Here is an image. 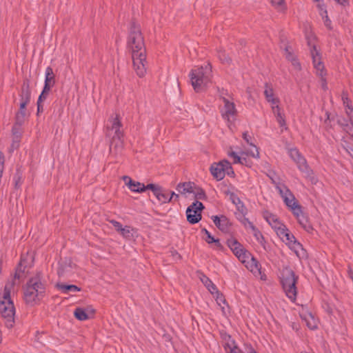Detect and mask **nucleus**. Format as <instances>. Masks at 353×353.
I'll return each instance as SVG.
<instances>
[{
  "label": "nucleus",
  "mask_w": 353,
  "mask_h": 353,
  "mask_svg": "<svg viewBox=\"0 0 353 353\" xmlns=\"http://www.w3.org/2000/svg\"><path fill=\"white\" fill-rule=\"evenodd\" d=\"M32 256H27L23 258L14 273V277L6 284L3 292L0 296V314L5 320L8 329L12 327L14 321L15 308L11 299V294L14 292L15 281L24 277L26 269L31 266L32 263Z\"/></svg>",
  "instance_id": "obj_1"
},
{
  "label": "nucleus",
  "mask_w": 353,
  "mask_h": 353,
  "mask_svg": "<svg viewBox=\"0 0 353 353\" xmlns=\"http://www.w3.org/2000/svg\"><path fill=\"white\" fill-rule=\"evenodd\" d=\"M128 46L131 51L135 73L138 77H143L147 72L146 50L139 26H131L128 37Z\"/></svg>",
  "instance_id": "obj_2"
},
{
  "label": "nucleus",
  "mask_w": 353,
  "mask_h": 353,
  "mask_svg": "<svg viewBox=\"0 0 353 353\" xmlns=\"http://www.w3.org/2000/svg\"><path fill=\"white\" fill-rule=\"evenodd\" d=\"M270 178L287 208L296 216L300 224L305 226L307 219L303 214L302 207L294 195L279 177L271 176Z\"/></svg>",
  "instance_id": "obj_3"
},
{
  "label": "nucleus",
  "mask_w": 353,
  "mask_h": 353,
  "mask_svg": "<svg viewBox=\"0 0 353 353\" xmlns=\"http://www.w3.org/2000/svg\"><path fill=\"white\" fill-rule=\"evenodd\" d=\"M243 140L248 144L249 148L245 151H240L239 153L231 150L228 152V156L233 159L234 163H239L251 167L252 163L248 159H259L260 153L258 148L252 143V137L248 132H244L242 134Z\"/></svg>",
  "instance_id": "obj_4"
},
{
  "label": "nucleus",
  "mask_w": 353,
  "mask_h": 353,
  "mask_svg": "<svg viewBox=\"0 0 353 353\" xmlns=\"http://www.w3.org/2000/svg\"><path fill=\"white\" fill-rule=\"evenodd\" d=\"M45 294V287L41 282V275L37 274L32 277L26 284L24 290V300L27 304H37Z\"/></svg>",
  "instance_id": "obj_5"
},
{
  "label": "nucleus",
  "mask_w": 353,
  "mask_h": 353,
  "mask_svg": "<svg viewBox=\"0 0 353 353\" xmlns=\"http://www.w3.org/2000/svg\"><path fill=\"white\" fill-rule=\"evenodd\" d=\"M211 67L209 64L197 67L191 70L190 79L194 91L199 92L205 88L210 81Z\"/></svg>",
  "instance_id": "obj_6"
},
{
  "label": "nucleus",
  "mask_w": 353,
  "mask_h": 353,
  "mask_svg": "<svg viewBox=\"0 0 353 353\" xmlns=\"http://www.w3.org/2000/svg\"><path fill=\"white\" fill-rule=\"evenodd\" d=\"M280 281L288 298L292 302L295 301L297 296L298 276L292 269L286 267L282 270Z\"/></svg>",
  "instance_id": "obj_7"
},
{
  "label": "nucleus",
  "mask_w": 353,
  "mask_h": 353,
  "mask_svg": "<svg viewBox=\"0 0 353 353\" xmlns=\"http://www.w3.org/2000/svg\"><path fill=\"white\" fill-rule=\"evenodd\" d=\"M263 93L265 100L270 105L272 112L279 125L280 127L287 129L285 117L280 105V99L275 94L273 88L266 85Z\"/></svg>",
  "instance_id": "obj_8"
},
{
  "label": "nucleus",
  "mask_w": 353,
  "mask_h": 353,
  "mask_svg": "<svg viewBox=\"0 0 353 353\" xmlns=\"http://www.w3.org/2000/svg\"><path fill=\"white\" fill-rule=\"evenodd\" d=\"M121 118L120 115L115 114L109 119V125L107 128V134L111 137V145L117 142L116 145L122 144L123 131L122 130Z\"/></svg>",
  "instance_id": "obj_9"
},
{
  "label": "nucleus",
  "mask_w": 353,
  "mask_h": 353,
  "mask_svg": "<svg viewBox=\"0 0 353 353\" xmlns=\"http://www.w3.org/2000/svg\"><path fill=\"white\" fill-rule=\"evenodd\" d=\"M279 238L296 254L297 256L301 257L304 255L305 251L300 244L296 241L294 236L286 228L278 235Z\"/></svg>",
  "instance_id": "obj_10"
},
{
  "label": "nucleus",
  "mask_w": 353,
  "mask_h": 353,
  "mask_svg": "<svg viewBox=\"0 0 353 353\" xmlns=\"http://www.w3.org/2000/svg\"><path fill=\"white\" fill-rule=\"evenodd\" d=\"M212 176L218 181L222 180L225 174L234 176L230 163L227 160H223L217 163H214L210 167Z\"/></svg>",
  "instance_id": "obj_11"
},
{
  "label": "nucleus",
  "mask_w": 353,
  "mask_h": 353,
  "mask_svg": "<svg viewBox=\"0 0 353 353\" xmlns=\"http://www.w3.org/2000/svg\"><path fill=\"white\" fill-rule=\"evenodd\" d=\"M245 261L241 262L245 268L257 279L261 281H266L267 276L261 270V266L257 260L250 253L245 258Z\"/></svg>",
  "instance_id": "obj_12"
},
{
  "label": "nucleus",
  "mask_w": 353,
  "mask_h": 353,
  "mask_svg": "<svg viewBox=\"0 0 353 353\" xmlns=\"http://www.w3.org/2000/svg\"><path fill=\"white\" fill-rule=\"evenodd\" d=\"M204 206L201 202L196 201L186 210L188 221L191 224L199 223L201 220V212Z\"/></svg>",
  "instance_id": "obj_13"
},
{
  "label": "nucleus",
  "mask_w": 353,
  "mask_h": 353,
  "mask_svg": "<svg viewBox=\"0 0 353 353\" xmlns=\"http://www.w3.org/2000/svg\"><path fill=\"white\" fill-rule=\"evenodd\" d=\"M310 52L316 74L319 77H320L323 80H325L327 72L325 68L324 63L321 61V57L319 51L317 50L315 46H313L311 48Z\"/></svg>",
  "instance_id": "obj_14"
},
{
  "label": "nucleus",
  "mask_w": 353,
  "mask_h": 353,
  "mask_svg": "<svg viewBox=\"0 0 353 353\" xmlns=\"http://www.w3.org/2000/svg\"><path fill=\"white\" fill-rule=\"evenodd\" d=\"M227 245L241 262L245 261V258L250 252L234 238H230Z\"/></svg>",
  "instance_id": "obj_15"
},
{
  "label": "nucleus",
  "mask_w": 353,
  "mask_h": 353,
  "mask_svg": "<svg viewBox=\"0 0 353 353\" xmlns=\"http://www.w3.org/2000/svg\"><path fill=\"white\" fill-rule=\"evenodd\" d=\"M76 270V264L71 259L66 258L59 261L57 272L61 276H66L73 274Z\"/></svg>",
  "instance_id": "obj_16"
},
{
  "label": "nucleus",
  "mask_w": 353,
  "mask_h": 353,
  "mask_svg": "<svg viewBox=\"0 0 353 353\" xmlns=\"http://www.w3.org/2000/svg\"><path fill=\"white\" fill-rule=\"evenodd\" d=\"M148 188H149L148 190H152L154 196L160 203L165 204L172 201V196H169L167 192L160 185L150 183L148 184Z\"/></svg>",
  "instance_id": "obj_17"
},
{
  "label": "nucleus",
  "mask_w": 353,
  "mask_h": 353,
  "mask_svg": "<svg viewBox=\"0 0 353 353\" xmlns=\"http://www.w3.org/2000/svg\"><path fill=\"white\" fill-rule=\"evenodd\" d=\"M224 107L223 111L221 114L222 117L228 123H233L235 120V117L237 113L236 106L234 102L229 101L227 99H223Z\"/></svg>",
  "instance_id": "obj_18"
},
{
  "label": "nucleus",
  "mask_w": 353,
  "mask_h": 353,
  "mask_svg": "<svg viewBox=\"0 0 353 353\" xmlns=\"http://www.w3.org/2000/svg\"><path fill=\"white\" fill-rule=\"evenodd\" d=\"M263 218L269 223L271 228L276 232L277 235L283 231L286 226L279 220L276 215L269 212L263 213Z\"/></svg>",
  "instance_id": "obj_19"
},
{
  "label": "nucleus",
  "mask_w": 353,
  "mask_h": 353,
  "mask_svg": "<svg viewBox=\"0 0 353 353\" xmlns=\"http://www.w3.org/2000/svg\"><path fill=\"white\" fill-rule=\"evenodd\" d=\"M122 179L128 189L132 192L141 193L149 189L148 185H145L141 182L134 181L128 176H123Z\"/></svg>",
  "instance_id": "obj_20"
},
{
  "label": "nucleus",
  "mask_w": 353,
  "mask_h": 353,
  "mask_svg": "<svg viewBox=\"0 0 353 353\" xmlns=\"http://www.w3.org/2000/svg\"><path fill=\"white\" fill-rule=\"evenodd\" d=\"M95 310L92 307H77L74 311L75 318L79 321H85L94 316Z\"/></svg>",
  "instance_id": "obj_21"
},
{
  "label": "nucleus",
  "mask_w": 353,
  "mask_h": 353,
  "mask_svg": "<svg viewBox=\"0 0 353 353\" xmlns=\"http://www.w3.org/2000/svg\"><path fill=\"white\" fill-rule=\"evenodd\" d=\"M55 85V75L51 67L48 66L45 70L44 89L45 92H50L51 88Z\"/></svg>",
  "instance_id": "obj_22"
},
{
  "label": "nucleus",
  "mask_w": 353,
  "mask_h": 353,
  "mask_svg": "<svg viewBox=\"0 0 353 353\" xmlns=\"http://www.w3.org/2000/svg\"><path fill=\"white\" fill-rule=\"evenodd\" d=\"M316 3V6L319 10V13L321 15L324 25L328 28L332 29V21L327 15L326 6L323 3V0H313Z\"/></svg>",
  "instance_id": "obj_23"
},
{
  "label": "nucleus",
  "mask_w": 353,
  "mask_h": 353,
  "mask_svg": "<svg viewBox=\"0 0 353 353\" xmlns=\"http://www.w3.org/2000/svg\"><path fill=\"white\" fill-rule=\"evenodd\" d=\"M110 223L114 226L116 231L120 233L123 238H129L132 236L134 229L129 225L123 226L121 223L115 220L110 221Z\"/></svg>",
  "instance_id": "obj_24"
},
{
  "label": "nucleus",
  "mask_w": 353,
  "mask_h": 353,
  "mask_svg": "<svg viewBox=\"0 0 353 353\" xmlns=\"http://www.w3.org/2000/svg\"><path fill=\"white\" fill-rule=\"evenodd\" d=\"M212 219L215 225L221 231L227 232L231 226L230 220L224 215L212 216Z\"/></svg>",
  "instance_id": "obj_25"
},
{
  "label": "nucleus",
  "mask_w": 353,
  "mask_h": 353,
  "mask_svg": "<svg viewBox=\"0 0 353 353\" xmlns=\"http://www.w3.org/2000/svg\"><path fill=\"white\" fill-rule=\"evenodd\" d=\"M221 334L222 339L227 341L223 345L227 353H239L241 352L238 349L235 341L231 339V336L227 332H221Z\"/></svg>",
  "instance_id": "obj_26"
},
{
  "label": "nucleus",
  "mask_w": 353,
  "mask_h": 353,
  "mask_svg": "<svg viewBox=\"0 0 353 353\" xmlns=\"http://www.w3.org/2000/svg\"><path fill=\"white\" fill-rule=\"evenodd\" d=\"M216 303L220 307L223 315L227 316L230 314V308L224 296L219 292L213 296Z\"/></svg>",
  "instance_id": "obj_27"
},
{
  "label": "nucleus",
  "mask_w": 353,
  "mask_h": 353,
  "mask_svg": "<svg viewBox=\"0 0 353 353\" xmlns=\"http://www.w3.org/2000/svg\"><path fill=\"white\" fill-rule=\"evenodd\" d=\"M289 156L298 165L299 168H303L306 165V161L302 157L296 148H292L288 152Z\"/></svg>",
  "instance_id": "obj_28"
},
{
  "label": "nucleus",
  "mask_w": 353,
  "mask_h": 353,
  "mask_svg": "<svg viewBox=\"0 0 353 353\" xmlns=\"http://www.w3.org/2000/svg\"><path fill=\"white\" fill-rule=\"evenodd\" d=\"M30 99V93L28 89L26 91L22 92L21 94V101L20 103V110L19 113L17 114V118L21 116L22 118L26 115V108L27 104L29 103Z\"/></svg>",
  "instance_id": "obj_29"
},
{
  "label": "nucleus",
  "mask_w": 353,
  "mask_h": 353,
  "mask_svg": "<svg viewBox=\"0 0 353 353\" xmlns=\"http://www.w3.org/2000/svg\"><path fill=\"white\" fill-rule=\"evenodd\" d=\"M194 183L191 182L179 183L176 185V190L180 194L186 195L194 192Z\"/></svg>",
  "instance_id": "obj_30"
},
{
  "label": "nucleus",
  "mask_w": 353,
  "mask_h": 353,
  "mask_svg": "<svg viewBox=\"0 0 353 353\" xmlns=\"http://www.w3.org/2000/svg\"><path fill=\"white\" fill-rule=\"evenodd\" d=\"M303 320L309 330H313L318 328V320L311 314H305Z\"/></svg>",
  "instance_id": "obj_31"
},
{
  "label": "nucleus",
  "mask_w": 353,
  "mask_h": 353,
  "mask_svg": "<svg viewBox=\"0 0 353 353\" xmlns=\"http://www.w3.org/2000/svg\"><path fill=\"white\" fill-rule=\"evenodd\" d=\"M230 199L232 201V202L236 205L239 211H240L242 214L246 213V208L237 195H236L234 193L231 192L230 193Z\"/></svg>",
  "instance_id": "obj_32"
},
{
  "label": "nucleus",
  "mask_w": 353,
  "mask_h": 353,
  "mask_svg": "<svg viewBox=\"0 0 353 353\" xmlns=\"http://www.w3.org/2000/svg\"><path fill=\"white\" fill-rule=\"evenodd\" d=\"M57 289H59L63 294H69L70 292H79L81 289L75 285H64L61 283H57L56 285Z\"/></svg>",
  "instance_id": "obj_33"
},
{
  "label": "nucleus",
  "mask_w": 353,
  "mask_h": 353,
  "mask_svg": "<svg viewBox=\"0 0 353 353\" xmlns=\"http://www.w3.org/2000/svg\"><path fill=\"white\" fill-rule=\"evenodd\" d=\"M202 283L204 284V285L207 288L208 291L214 296L219 291L218 290L216 285L212 283V281L207 276H203L201 279Z\"/></svg>",
  "instance_id": "obj_34"
},
{
  "label": "nucleus",
  "mask_w": 353,
  "mask_h": 353,
  "mask_svg": "<svg viewBox=\"0 0 353 353\" xmlns=\"http://www.w3.org/2000/svg\"><path fill=\"white\" fill-rule=\"evenodd\" d=\"M201 232L205 235L204 239L208 244L214 243L217 248H221V244L220 243L219 240L212 236L208 230H207L205 228H203L201 230Z\"/></svg>",
  "instance_id": "obj_35"
},
{
  "label": "nucleus",
  "mask_w": 353,
  "mask_h": 353,
  "mask_svg": "<svg viewBox=\"0 0 353 353\" xmlns=\"http://www.w3.org/2000/svg\"><path fill=\"white\" fill-rule=\"evenodd\" d=\"M252 234L254 235V236L255 237L256 240L257 241V242L264 248L265 249V245H266V241L263 236V235L262 234V233L261 232V231L257 228H255L254 229H253L252 230Z\"/></svg>",
  "instance_id": "obj_36"
},
{
  "label": "nucleus",
  "mask_w": 353,
  "mask_h": 353,
  "mask_svg": "<svg viewBox=\"0 0 353 353\" xmlns=\"http://www.w3.org/2000/svg\"><path fill=\"white\" fill-rule=\"evenodd\" d=\"M217 57L224 64H229L232 61L230 57L223 48H219L217 50Z\"/></svg>",
  "instance_id": "obj_37"
},
{
  "label": "nucleus",
  "mask_w": 353,
  "mask_h": 353,
  "mask_svg": "<svg viewBox=\"0 0 353 353\" xmlns=\"http://www.w3.org/2000/svg\"><path fill=\"white\" fill-rule=\"evenodd\" d=\"M270 2L279 12H284L286 9L285 0H270Z\"/></svg>",
  "instance_id": "obj_38"
},
{
  "label": "nucleus",
  "mask_w": 353,
  "mask_h": 353,
  "mask_svg": "<svg viewBox=\"0 0 353 353\" xmlns=\"http://www.w3.org/2000/svg\"><path fill=\"white\" fill-rule=\"evenodd\" d=\"M194 195V196L198 199H205L206 195L205 192L199 188H196L194 186V192H192Z\"/></svg>",
  "instance_id": "obj_39"
},
{
  "label": "nucleus",
  "mask_w": 353,
  "mask_h": 353,
  "mask_svg": "<svg viewBox=\"0 0 353 353\" xmlns=\"http://www.w3.org/2000/svg\"><path fill=\"white\" fill-rule=\"evenodd\" d=\"M287 59L290 61L292 65L294 66V68L296 70H300L301 69V64L298 59L294 57L293 54H289L287 56Z\"/></svg>",
  "instance_id": "obj_40"
},
{
  "label": "nucleus",
  "mask_w": 353,
  "mask_h": 353,
  "mask_svg": "<svg viewBox=\"0 0 353 353\" xmlns=\"http://www.w3.org/2000/svg\"><path fill=\"white\" fill-rule=\"evenodd\" d=\"M343 104L345 108V111L348 115H351L353 113V108L350 105V101L347 97H343Z\"/></svg>",
  "instance_id": "obj_41"
},
{
  "label": "nucleus",
  "mask_w": 353,
  "mask_h": 353,
  "mask_svg": "<svg viewBox=\"0 0 353 353\" xmlns=\"http://www.w3.org/2000/svg\"><path fill=\"white\" fill-rule=\"evenodd\" d=\"M243 224L245 226V228L250 229L251 231L256 228L254 225V224L248 219H244V221H243Z\"/></svg>",
  "instance_id": "obj_42"
},
{
  "label": "nucleus",
  "mask_w": 353,
  "mask_h": 353,
  "mask_svg": "<svg viewBox=\"0 0 353 353\" xmlns=\"http://www.w3.org/2000/svg\"><path fill=\"white\" fill-rule=\"evenodd\" d=\"M50 92H44V89H43L41 94L39 95V98H38V103H42V102L46 100V99L47 98L48 94Z\"/></svg>",
  "instance_id": "obj_43"
},
{
  "label": "nucleus",
  "mask_w": 353,
  "mask_h": 353,
  "mask_svg": "<svg viewBox=\"0 0 353 353\" xmlns=\"http://www.w3.org/2000/svg\"><path fill=\"white\" fill-rule=\"evenodd\" d=\"M171 255L176 260H181L182 258L181 255L176 250L171 251Z\"/></svg>",
  "instance_id": "obj_44"
},
{
  "label": "nucleus",
  "mask_w": 353,
  "mask_h": 353,
  "mask_svg": "<svg viewBox=\"0 0 353 353\" xmlns=\"http://www.w3.org/2000/svg\"><path fill=\"white\" fill-rule=\"evenodd\" d=\"M43 332H36L35 334V341L39 343H43L42 341H40V337H41V334H43Z\"/></svg>",
  "instance_id": "obj_45"
},
{
  "label": "nucleus",
  "mask_w": 353,
  "mask_h": 353,
  "mask_svg": "<svg viewBox=\"0 0 353 353\" xmlns=\"http://www.w3.org/2000/svg\"><path fill=\"white\" fill-rule=\"evenodd\" d=\"M163 339L165 341H171L172 336H170V334L169 333L166 332V333L163 334Z\"/></svg>",
  "instance_id": "obj_46"
},
{
  "label": "nucleus",
  "mask_w": 353,
  "mask_h": 353,
  "mask_svg": "<svg viewBox=\"0 0 353 353\" xmlns=\"http://www.w3.org/2000/svg\"><path fill=\"white\" fill-rule=\"evenodd\" d=\"M43 111V107L41 105V103H37V114H39L40 112H42Z\"/></svg>",
  "instance_id": "obj_47"
},
{
  "label": "nucleus",
  "mask_w": 353,
  "mask_h": 353,
  "mask_svg": "<svg viewBox=\"0 0 353 353\" xmlns=\"http://www.w3.org/2000/svg\"><path fill=\"white\" fill-rule=\"evenodd\" d=\"M347 132L349 133V134L353 137V126L352 127H350L347 130Z\"/></svg>",
  "instance_id": "obj_48"
},
{
  "label": "nucleus",
  "mask_w": 353,
  "mask_h": 353,
  "mask_svg": "<svg viewBox=\"0 0 353 353\" xmlns=\"http://www.w3.org/2000/svg\"><path fill=\"white\" fill-rule=\"evenodd\" d=\"M248 353H257V352L252 347L250 346L249 347V349L248 350Z\"/></svg>",
  "instance_id": "obj_49"
},
{
  "label": "nucleus",
  "mask_w": 353,
  "mask_h": 353,
  "mask_svg": "<svg viewBox=\"0 0 353 353\" xmlns=\"http://www.w3.org/2000/svg\"><path fill=\"white\" fill-rule=\"evenodd\" d=\"M336 3L343 5L346 3L347 0H334Z\"/></svg>",
  "instance_id": "obj_50"
},
{
  "label": "nucleus",
  "mask_w": 353,
  "mask_h": 353,
  "mask_svg": "<svg viewBox=\"0 0 353 353\" xmlns=\"http://www.w3.org/2000/svg\"><path fill=\"white\" fill-rule=\"evenodd\" d=\"M170 196H172V199L173 197H175L176 199H178L179 198V194H176L174 192H172V193H171Z\"/></svg>",
  "instance_id": "obj_51"
},
{
  "label": "nucleus",
  "mask_w": 353,
  "mask_h": 353,
  "mask_svg": "<svg viewBox=\"0 0 353 353\" xmlns=\"http://www.w3.org/2000/svg\"><path fill=\"white\" fill-rule=\"evenodd\" d=\"M347 152L350 154V155L352 157V158H353V149L350 148L349 150H347Z\"/></svg>",
  "instance_id": "obj_52"
},
{
  "label": "nucleus",
  "mask_w": 353,
  "mask_h": 353,
  "mask_svg": "<svg viewBox=\"0 0 353 353\" xmlns=\"http://www.w3.org/2000/svg\"><path fill=\"white\" fill-rule=\"evenodd\" d=\"M19 141H16L15 142H14V143H13V146H14V148H18V146H19Z\"/></svg>",
  "instance_id": "obj_53"
}]
</instances>
